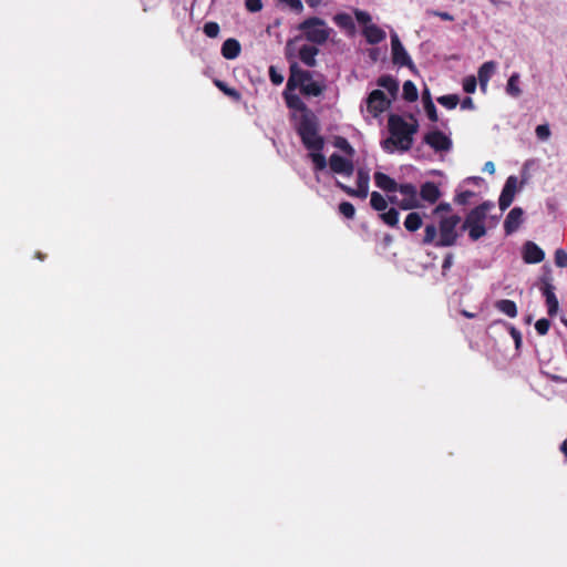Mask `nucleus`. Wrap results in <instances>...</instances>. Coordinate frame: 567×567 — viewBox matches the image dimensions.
<instances>
[{
	"label": "nucleus",
	"mask_w": 567,
	"mask_h": 567,
	"mask_svg": "<svg viewBox=\"0 0 567 567\" xmlns=\"http://www.w3.org/2000/svg\"><path fill=\"white\" fill-rule=\"evenodd\" d=\"M377 85L386 90L390 96L395 100L399 94L400 82L391 74H382L377 80Z\"/></svg>",
	"instance_id": "21"
},
{
	"label": "nucleus",
	"mask_w": 567,
	"mask_h": 567,
	"mask_svg": "<svg viewBox=\"0 0 567 567\" xmlns=\"http://www.w3.org/2000/svg\"><path fill=\"white\" fill-rule=\"evenodd\" d=\"M361 34L364 37L365 42L371 45L383 42L386 38V33L377 24H371L361 29Z\"/></svg>",
	"instance_id": "17"
},
{
	"label": "nucleus",
	"mask_w": 567,
	"mask_h": 567,
	"mask_svg": "<svg viewBox=\"0 0 567 567\" xmlns=\"http://www.w3.org/2000/svg\"><path fill=\"white\" fill-rule=\"evenodd\" d=\"M390 40H391V54H392L393 64H395L400 68L405 66L413 73H416V66H415L414 62L412 61L409 52L404 48L403 43L401 42V40L395 31L391 32Z\"/></svg>",
	"instance_id": "8"
},
{
	"label": "nucleus",
	"mask_w": 567,
	"mask_h": 567,
	"mask_svg": "<svg viewBox=\"0 0 567 567\" xmlns=\"http://www.w3.org/2000/svg\"><path fill=\"white\" fill-rule=\"evenodd\" d=\"M365 102L368 112L371 113L374 117L383 113L391 105V100L380 89L371 91Z\"/></svg>",
	"instance_id": "11"
},
{
	"label": "nucleus",
	"mask_w": 567,
	"mask_h": 567,
	"mask_svg": "<svg viewBox=\"0 0 567 567\" xmlns=\"http://www.w3.org/2000/svg\"><path fill=\"white\" fill-rule=\"evenodd\" d=\"M430 101H433L432 96H431L430 89L427 86H424V89L422 91V103L424 105V104L430 103Z\"/></svg>",
	"instance_id": "59"
},
{
	"label": "nucleus",
	"mask_w": 567,
	"mask_h": 567,
	"mask_svg": "<svg viewBox=\"0 0 567 567\" xmlns=\"http://www.w3.org/2000/svg\"><path fill=\"white\" fill-rule=\"evenodd\" d=\"M554 259L557 267L567 268V252L564 249H556Z\"/></svg>",
	"instance_id": "49"
},
{
	"label": "nucleus",
	"mask_w": 567,
	"mask_h": 567,
	"mask_svg": "<svg viewBox=\"0 0 567 567\" xmlns=\"http://www.w3.org/2000/svg\"><path fill=\"white\" fill-rule=\"evenodd\" d=\"M423 109H424V112H425L427 118L431 122H437L439 121L437 109H436V106H435L433 101H430V103L424 104Z\"/></svg>",
	"instance_id": "48"
},
{
	"label": "nucleus",
	"mask_w": 567,
	"mask_h": 567,
	"mask_svg": "<svg viewBox=\"0 0 567 567\" xmlns=\"http://www.w3.org/2000/svg\"><path fill=\"white\" fill-rule=\"evenodd\" d=\"M550 328V320L547 318H540L535 322V330L539 336H545Z\"/></svg>",
	"instance_id": "47"
},
{
	"label": "nucleus",
	"mask_w": 567,
	"mask_h": 567,
	"mask_svg": "<svg viewBox=\"0 0 567 567\" xmlns=\"http://www.w3.org/2000/svg\"><path fill=\"white\" fill-rule=\"evenodd\" d=\"M433 14L440 17L444 21H453L454 20V17L446 11H433Z\"/></svg>",
	"instance_id": "58"
},
{
	"label": "nucleus",
	"mask_w": 567,
	"mask_h": 567,
	"mask_svg": "<svg viewBox=\"0 0 567 567\" xmlns=\"http://www.w3.org/2000/svg\"><path fill=\"white\" fill-rule=\"evenodd\" d=\"M370 206L380 213L388 208V200L381 193L374 190L370 194Z\"/></svg>",
	"instance_id": "29"
},
{
	"label": "nucleus",
	"mask_w": 567,
	"mask_h": 567,
	"mask_svg": "<svg viewBox=\"0 0 567 567\" xmlns=\"http://www.w3.org/2000/svg\"><path fill=\"white\" fill-rule=\"evenodd\" d=\"M517 182L515 175H511L506 178L498 198V206L502 212H505L513 203L517 192Z\"/></svg>",
	"instance_id": "13"
},
{
	"label": "nucleus",
	"mask_w": 567,
	"mask_h": 567,
	"mask_svg": "<svg viewBox=\"0 0 567 567\" xmlns=\"http://www.w3.org/2000/svg\"><path fill=\"white\" fill-rule=\"evenodd\" d=\"M374 184L378 188L382 189L385 193H396L398 190V182L382 172H375L373 174Z\"/></svg>",
	"instance_id": "20"
},
{
	"label": "nucleus",
	"mask_w": 567,
	"mask_h": 567,
	"mask_svg": "<svg viewBox=\"0 0 567 567\" xmlns=\"http://www.w3.org/2000/svg\"><path fill=\"white\" fill-rule=\"evenodd\" d=\"M268 74H269V80L274 85L278 86V85L282 84L285 78H284L282 73L279 72L275 65L269 66Z\"/></svg>",
	"instance_id": "46"
},
{
	"label": "nucleus",
	"mask_w": 567,
	"mask_h": 567,
	"mask_svg": "<svg viewBox=\"0 0 567 567\" xmlns=\"http://www.w3.org/2000/svg\"><path fill=\"white\" fill-rule=\"evenodd\" d=\"M477 79L474 75H467L463 79L462 86L465 93L473 94L477 87Z\"/></svg>",
	"instance_id": "42"
},
{
	"label": "nucleus",
	"mask_w": 567,
	"mask_h": 567,
	"mask_svg": "<svg viewBox=\"0 0 567 567\" xmlns=\"http://www.w3.org/2000/svg\"><path fill=\"white\" fill-rule=\"evenodd\" d=\"M386 200H388V204H392V205H400V199L399 197L394 194V193H386Z\"/></svg>",
	"instance_id": "61"
},
{
	"label": "nucleus",
	"mask_w": 567,
	"mask_h": 567,
	"mask_svg": "<svg viewBox=\"0 0 567 567\" xmlns=\"http://www.w3.org/2000/svg\"><path fill=\"white\" fill-rule=\"evenodd\" d=\"M483 172L494 174L495 172V164L492 161H488L483 166Z\"/></svg>",
	"instance_id": "62"
},
{
	"label": "nucleus",
	"mask_w": 567,
	"mask_h": 567,
	"mask_svg": "<svg viewBox=\"0 0 567 567\" xmlns=\"http://www.w3.org/2000/svg\"><path fill=\"white\" fill-rule=\"evenodd\" d=\"M284 100L288 109L301 112L299 121L296 125V132L298 135H301L303 132V124L308 123L310 125H315L316 130H320L319 121L316 114L309 110L307 104L301 100V97L295 93V91H288V82L286 83V87L282 92Z\"/></svg>",
	"instance_id": "5"
},
{
	"label": "nucleus",
	"mask_w": 567,
	"mask_h": 567,
	"mask_svg": "<svg viewBox=\"0 0 567 567\" xmlns=\"http://www.w3.org/2000/svg\"><path fill=\"white\" fill-rule=\"evenodd\" d=\"M467 226L485 225L486 215L482 214L476 207L472 208L465 216Z\"/></svg>",
	"instance_id": "31"
},
{
	"label": "nucleus",
	"mask_w": 567,
	"mask_h": 567,
	"mask_svg": "<svg viewBox=\"0 0 567 567\" xmlns=\"http://www.w3.org/2000/svg\"><path fill=\"white\" fill-rule=\"evenodd\" d=\"M379 218L389 227L399 228L400 213L395 207H388L385 210L379 213Z\"/></svg>",
	"instance_id": "24"
},
{
	"label": "nucleus",
	"mask_w": 567,
	"mask_h": 567,
	"mask_svg": "<svg viewBox=\"0 0 567 567\" xmlns=\"http://www.w3.org/2000/svg\"><path fill=\"white\" fill-rule=\"evenodd\" d=\"M437 228L434 224H427L424 228V237L422 239L423 245H430L436 241Z\"/></svg>",
	"instance_id": "38"
},
{
	"label": "nucleus",
	"mask_w": 567,
	"mask_h": 567,
	"mask_svg": "<svg viewBox=\"0 0 567 567\" xmlns=\"http://www.w3.org/2000/svg\"><path fill=\"white\" fill-rule=\"evenodd\" d=\"M333 145L342 151L349 157H352L355 153L353 146L349 143V141L343 136H337L334 138Z\"/></svg>",
	"instance_id": "35"
},
{
	"label": "nucleus",
	"mask_w": 567,
	"mask_h": 567,
	"mask_svg": "<svg viewBox=\"0 0 567 567\" xmlns=\"http://www.w3.org/2000/svg\"><path fill=\"white\" fill-rule=\"evenodd\" d=\"M475 193L473 190L466 189L460 193H456L454 197V202L458 205L465 206L468 204L470 198L474 197Z\"/></svg>",
	"instance_id": "45"
},
{
	"label": "nucleus",
	"mask_w": 567,
	"mask_h": 567,
	"mask_svg": "<svg viewBox=\"0 0 567 567\" xmlns=\"http://www.w3.org/2000/svg\"><path fill=\"white\" fill-rule=\"evenodd\" d=\"M524 221V209L515 206L507 214L504 220V231L506 236L513 235Z\"/></svg>",
	"instance_id": "15"
},
{
	"label": "nucleus",
	"mask_w": 567,
	"mask_h": 567,
	"mask_svg": "<svg viewBox=\"0 0 567 567\" xmlns=\"http://www.w3.org/2000/svg\"><path fill=\"white\" fill-rule=\"evenodd\" d=\"M453 262H454V254L447 252L444 256L443 264H442V277L443 278L447 277V272L451 269V267L453 266Z\"/></svg>",
	"instance_id": "51"
},
{
	"label": "nucleus",
	"mask_w": 567,
	"mask_h": 567,
	"mask_svg": "<svg viewBox=\"0 0 567 567\" xmlns=\"http://www.w3.org/2000/svg\"><path fill=\"white\" fill-rule=\"evenodd\" d=\"M495 70H496V62H494V61H486L478 68L476 79L480 83V87L482 91H486L488 81L491 80Z\"/></svg>",
	"instance_id": "22"
},
{
	"label": "nucleus",
	"mask_w": 567,
	"mask_h": 567,
	"mask_svg": "<svg viewBox=\"0 0 567 567\" xmlns=\"http://www.w3.org/2000/svg\"><path fill=\"white\" fill-rule=\"evenodd\" d=\"M460 104H461V109L462 110H471V111H473L476 107L475 104H474L473 99L470 97V96H466L462 101H460Z\"/></svg>",
	"instance_id": "56"
},
{
	"label": "nucleus",
	"mask_w": 567,
	"mask_h": 567,
	"mask_svg": "<svg viewBox=\"0 0 567 567\" xmlns=\"http://www.w3.org/2000/svg\"><path fill=\"white\" fill-rule=\"evenodd\" d=\"M214 83L225 95L236 101L240 99V93L236 89L228 86L226 82L221 80H215Z\"/></svg>",
	"instance_id": "37"
},
{
	"label": "nucleus",
	"mask_w": 567,
	"mask_h": 567,
	"mask_svg": "<svg viewBox=\"0 0 567 567\" xmlns=\"http://www.w3.org/2000/svg\"><path fill=\"white\" fill-rule=\"evenodd\" d=\"M385 52V49H381L379 47L368 49V56L372 63L378 62L381 59V55Z\"/></svg>",
	"instance_id": "53"
},
{
	"label": "nucleus",
	"mask_w": 567,
	"mask_h": 567,
	"mask_svg": "<svg viewBox=\"0 0 567 567\" xmlns=\"http://www.w3.org/2000/svg\"><path fill=\"white\" fill-rule=\"evenodd\" d=\"M297 29L301 31L302 39H306L312 45H323L333 33V29L328 27L324 19L320 17H309L301 21Z\"/></svg>",
	"instance_id": "4"
},
{
	"label": "nucleus",
	"mask_w": 567,
	"mask_h": 567,
	"mask_svg": "<svg viewBox=\"0 0 567 567\" xmlns=\"http://www.w3.org/2000/svg\"><path fill=\"white\" fill-rule=\"evenodd\" d=\"M422 224V217L417 212L409 213L404 220V227L410 233H414L420 229Z\"/></svg>",
	"instance_id": "27"
},
{
	"label": "nucleus",
	"mask_w": 567,
	"mask_h": 567,
	"mask_svg": "<svg viewBox=\"0 0 567 567\" xmlns=\"http://www.w3.org/2000/svg\"><path fill=\"white\" fill-rule=\"evenodd\" d=\"M339 213L343 217L352 219L355 215V208L352 203L343 200L339 204Z\"/></svg>",
	"instance_id": "41"
},
{
	"label": "nucleus",
	"mask_w": 567,
	"mask_h": 567,
	"mask_svg": "<svg viewBox=\"0 0 567 567\" xmlns=\"http://www.w3.org/2000/svg\"><path fill=\"white\" fill-rule=\"evenodd\" d=\"M303 132L299 135L303 146L309 151V158L312 162L316 178L319 182V173L327 169L329 161H327L322 153L324 147V138L319 134L320 130H316L315 125L303 124Z\"/></svg>",
	"instance_id": "2"
},
{
	"label": "nucleus",
	"mask_w": 567,
	"mask_h": 567,
	"mask_svg": "<svg viewBox=\"0 0 567 567\" xmlns=\"http://www.w3.org/2000/svg\"><path fill=\"white\" fill-rule=\"evenodd\" d=\"M352 12L355 21L362 27V29L373 24L372 16L368 11L354 8Z\"/></svg>",
	"instance_id": "34"
},
{
	"label": "nucleus",
	"mask_w": 567,
	"mask_h": 567,
	"mask_svg": "<svg viewBox=\"0 0 567 567\" xmlns=\"http://www.w3.org/2000/svg\"><path fill=\"white\" fill-rule=\"evenodd\" d=\"M329 172L346 177H351L354 173V164L351 157H346L337 152L329 157Z\"/></svg>",
	"instance_id": "12"
},
{
	"label": "nucleus",
	"mask_w": 567,
	"mask_h": 567,
	"mask_svg": "<svg viewBox=\"0 0 567 567\" xmlns=\"http://www.w3.org/2000/svg\"><path fill=\"white\" fill-rule=\"evenodd\" d=\"M437 103L447 110H454L460 103V96L457 94H445L436 99Z\"/></svg>",
	"instance_id": "33"
},
{
	"label": "nucleus",
	"mask_w": 567,
	"mask_h": 567,
	"mask_svg": "<svg viewBox=\"0 0 567 567\" xmlns=\"http://www.w3.org/2000/svg\"><path fill=\"white\" fill-rule=\"evenodd\" d=\"M313 72L303 70L297 62H291L289 65L288 76V91L300 90V93L307 97H318L326 90L324 78L322 74H318L320 80L313 79Z\"/></svg>",
	"instance_id": "1"
},
{
	"label": "nucleus",
	"mask_w": 567,
	"mask_h": 567,
	"mask_svg": "<svg viewBox=\"0 0 567 567\" xmlns=\"http://www.w3.org/2000/svg\"><path fill=\"white\" fill-rule=\"evenodd\" d=\"M406 128V138H405V150H411L412 146H413V142H414V135L419 132V128H420V124H419V121H414L413 123H409L406 122V126H404Z\"/></svg>",
	"instance_id": "32"
},
{
	"label": "nucleus",
	"mask_w": 567,
	"mask_h": 567,
	"mask_svg": "<svg viewBox=\"0 0 567 567\" xmlns=\"http://www.w3.org/2000/svg\"><path fill=\"white\" fill-rule=\"evenodd\" d=\"M240 42L235 38L226 39L220 48V53L226 60L236 59L240 54Z\"/></svg>",
	"instance_id": "23"
},
{
	"label": "nucleus",
	"mask_w": 567,
	"mask_h": 567,
	"mask_svg": "<svg viewBox=\"0 0 567 567\" xmlns=\"http://www.w3.org/2000/svg\"><path fill=\"white\" fill-rule=\"evenodd\" d=\"M420 198L430 204H434L442 196L439 186L431 181L424 182L420 188Z\"/></svg>",
	"instance_id": "18"
},
{
	"label": "nucleus",
	"mask_w": 567,
	"mask_h": 567,
	"mask_svg": "<svg viewBox=\"0 0 567 567\" xmlns=\"http://www.w3.org/2000/svg\"><path fill=\"white\" fill-rule=\"evenodd\" d=\"M406 120L404 116L399 114H390L388 118V128L390 136L381 141V147L385 153L392 154L394 152L405 153L410 150H405L406 138Z\"/></svg>",
	"instance_id": "3"
},
{
	"label": "nucleus",
	"mask_w": 567,
	"mask_h": 567,
	"mask_svg": "<svg viewBox=\"0 0 567 567\" xmlns=\"http://www.w3.org/2000/svg\"><path fill=\"white\" fill-rule=\"evenodd\" d=\"M402 97H403V100H405L406 102H410V103L415 102L417 100L419 92H417L416 85L414 84L413 81L406 80L403 83Z\"/></svg>",
	"instance_id": "28"
},
{
	"label": "nucleus",
	"mask_w": 567,
	"mask_h": 567,
	"mask_svg": "<svg viewBox=\"0 0 567 567\" xmlns=\"http://www.w3.org/2000/svg\"><path fill=\"white\" fill-rule=\"evenodd\" d=\"M203 32L208 38H217L220 32L219 24L214 21H208L204 24Z\"/></svg>",
	"instance_id": "40"
},
{
	"label": "nucleus",
	"mask_w": 567,
	"mask_h": 567,
	"mask_svg": "<svg viewBox=\"0 0 567 567\" xmlns=\"http://www.w3.org/2000/svg\"><path fill=\"white\" fill-rule=\"evenodd\" d=\"M538 289L545 298L547 313L549 317H555L559 310V301L555 293V286L553 285V274L549 266L542 267V275L538 278Z\"/></svg>",
	"instance_id": "6"
},
{
	"label": "nucleus",
	"mask_w": 567,
	"mask_h": 567,
	"mask_svg": "<svg viewBox=\"0 0 567 567\" xmlns=\"http://www.w3.org/2000/svg\"><path fill=\"white\" fill-rule=\"evenodd\" d=\"M482 214L487 216V213L495 207L494 202L492 200H484L480 205L475 206Z\"/></svg>",
	"instance_id": "54"
},
{
	"label": "nucleus",
	"mask_w": 567,
	"mask_h": 567,
	"mask_svg": "<svg viewBox=\"0 0 567 567\" xmlns=\"http://www.w3.org/2000/svg\"><path fill=\"white\" fill-rule=\"evenodd\" d=\"M522 258L525 264H539L545 259V251L536 243L527 240L522 248Z\"/></svg>",
	"instance_id": "14"
},
{
	"label": "nucleus",
	"mask_w": 567,
	"mask_h": 567,
	"mask_svg": "<svg viewBox=\"0 0 567 567\" xmlns=\"http://www.w3.org/2000/svg\"><path fill=\"white\" fill-rule=\"evenodd\" d=\"M281 24V19L280 18H276L274 20L272 23H270L268 27H267V32L270 34L271 33V30L272 29H276V28H279Z\"/></svg>",
	"instance_id": "63"
},
{
	"label": "nucleus",
	"mask_w": 567,
	"mask_h": 567,
	"mask_svg": "<svg viewBox=\"0 0 567 567\" xmlns=\"http://www.w3.org/2000/svg\"><path fill=\"white\" fill-rule=\"evenodd\" d=\"M421 207V203L419 198H409L404 197L400 199L399 208L402 210H411Z\"/></svg>",
	"instance_id": "44"
},
{
	"label": "nucleus",
	"mask_w": 567,
	"mask_h": 567,
	"mask_svg": "<svg viewBox=\"0 0 567 567\" xmlns=\"http://www.w3.org/2000/svg\"><path fill=\"white\" fill-rule=\"evenodd\" d=\"M320 50L318 47L312 44H303L300 47L298 56L300 61L308 68H315L317 65L316 56L319 54Z\"/></svg>",
	"instance_id": "19"
},
{
	"label": "nucleus",
	"mask_w": 567,
	"mask_h": 567,
	"mask_svg": "<svg viewBox=\"0 0 567 567\" xmlns=\"http://www.w3.org/2000/svg\"><path fill=\"white\" fill-rule=\"evenodd\" d=\"M498 323L505 326L508 329V332L514 340L515 349L519 350L523 344V338H522L520 331L518 329H516L513 324L506 322L505 320H501V319L494 321L493 324H498Z\"/></svg>",
	"instance_id": "30"
},
{
	"label": "nucleus",
	"mask_w": 567,
	"mask_h": 567,
	"mask_svg": "<svg viewBox=\"0 0 567 567\" xmlns=\"http://www.w3.org/2000/svg\"><path fill=\"white\" fill-rule=\"evenodd\" d=\"M369 183H370V175L367 169L359 168L357 172V188L350 187L343 183H341L339 179H334V185L342 192H344L347 195L351 197H359L361 199H364L369 195Z\"/></svg>",
	"instance_id": "9"
},
{
	"label": "nucleus",
	"mask_w": 567,
	"mask_h": 567,
	"mask_svg": "<svg viewBox=\"0 0 567 567\" xmlns=\"http://www.w3.org/2000/svg\"><path fill=\"white\" fill-rule=\"evenodd\" d=\"M452 210L451 204L447 202H441L434 209L433 214L437 215L441 213H449Z\"/></svg>",
	"instance_id": "55"
},
{
	"label": "nucleus",
	"mask_w": 567,
	"mask_h": 567,
	"mask_svg": "<svg viewBox=\"0 0 567 567\" xmlns=\"http://www.w3.org/2000/svg\"><path fill=\"white\" fill-rule=\"evenodd\" d=\"M423 144L429 145L435 153H449L453 147L450 135L437 127H433L424 134Z\"/></svg>",
	"instance_id": "10"
},
{
	"label": "nucleus",
	"mask_w": 567,
	"mask_h": 567,
	"mask_svg": "<svg viewBox=\"0 0 567 567\" xmlns=\"http://www.w3.org/2000/svg\"><path fill=\"white\" fill-rule=\"evenodd\" d=\"M485 225H472L470 228L468 237L472 241H477L486 235Z\"/></svg>",
	"instance_id": "43"
},
{
	"label": "nucleus",
	"mask_w": 567,
	"mask_h": 567,
	"mask_svg": "<svg viewBox=\"0 0 567 567\" xmlns=\"http://www.w3.org/2000/svg\"><path fill=\"white\" fill-rule=\"evenodd\" d=\"M495 308L508 316L509 318H515L517 316V306L515 301L509 299H501L495 302Z\"/></svg>",
	"instance_id": "25"
},
{
	"label": "nucleus",
	"mask_w": 567,
	"mask_h": 567,
	"mask_svg": "<svg viewBox=\"0 0 567 567\" xmlns=\"http://www.w3.org/2000/svg\"><path fill=\"white\" fill-rule=\"evenodd\" d=\"M462 218L460 215H451L447 217H442L439 224L440 237L434 243L435 247H452L456 244L460 234L456 230L457 225L461 223Z\"/></svg>",
	"instance_id": "7"
},
{
	"label": "nucleus",
	"mask_w": 567,
	"mask_h": 567,
	"mask_svg": "<svg viewBox=\"0 0 567 567\" xmlns=\"http://www.w3.org/2000/svg\"><path fill=\"white\" fill-rule=\"evenodd\" d=\"M559 451L565 455L567 460V439L560 443Z\"/></svg>",
	"instance_id": "64"
},
{
	"label": "nucleus",
	"mask_w": 567,
	"mask_h": 567,
	"mask_svg": "<svg viewBox=\"0 0 567 567\" xmlns=\"http://www.w3.org/2000/svg\"><path fill=\"white\" fill-rule=\"evenodd\" d=\"M519 74L514 72L507 80L505 91L512 97H518L522 94V90L519 87Z\"/></svg>",
	"instance_id": "26"
},
{
	"label": "nucleus",
	"mask_w": 567,
	"mask_h": 567,
	"mask_svg": "<svg viewBox=\"0 0 567 567\" xmlns=\"http://www.w3.org/2000/svg\"><path fill=\"white\" fill-rule=\"evenodd\" d=\"M398 190L400 194H402L404 197L409 198H419L417 188L412 183H401L398 184Z\"/></svg>",
	"instance_id": "36"
},
{
	"label": "nucleus",
	"mask_w": 567,
	"mask_h": 567,
	"mask_svg": "<svg viewBox=\"0 0 567 567\" xmlns=\"http://www.w3.org/2000/svg\"><path fill=\"white\" fill-rule=\"evenodd\" d=\"M246 9L251 13H257L262 9L261 0H245Z\"/></svg>",
	"instance_id": "52"
},
{
	"label": "nucleus",
	"mask_w": 567,
	"mask_h": 567,
	"mask_svg": "<svg viewBox=\"0 0 567 567\" xmlns=\"http://www.w3.org/2000/svg\"><path fill=\"white\" fill-rule=\"evenodd\" d=\"M302 39V35H296L295 38L292 39H289L287 41V44H286V56L289 59L290 56H292V53H291V50H292V44L299 40Z\"/></svg>",
	"instance_id": "57"
},
{
	"label": "nucleus",
	"mask_w": 567,
	"mask_h": 567,
	"mask_svg": "<svg viewBox=\"0 0 567 567\" xmlns=\"http://www.w3.org/2000/svg\"><path fill=\"white\" fill-rule=\"evenodd\" d=\"M535 134L540 142H547L551 136L548 123L539 124L535 128Z\"/></svg>",
	"instance_id": "39"
},
{
	"label": "nucleus",
	"mask_w": 567,
	"mask_h": 567,
	"mask_svg": "<svg viewBox=\"0 0 567 567\" xmlns=\"http://www.w3.org/2000/svg\"><path fill=\"white\" fill-rule=\"evenodd\" d=\"M484 182V178L480 176H470L467 177L464 183L474 184L476 186H480Z\"/></svg>",
	"instance_id": "60"
},
{
	"label": "nucleus",
	"mask_w": 567,
	"mask_h": 567,
	"mask_svg": "<svg viewBox=\"0 0 567 567\" xmlns=\"http://www.w3.org/2000/svg\"><path fill=\"white\" fill-rule=\"evenodd\" d=\"M279 3L287 6L290 10L296 13H300L303 10V4L301 0H278Z\"/></svg>",
	"instance_id": "50"
},
{
	"label": "nucleus",
	"mask_w": 567,
	"mask_h": 567,
	"mask_svg": "<svg viewBox=\"0 0 567 567\" xmlns=\"http://www.w3.org/2000/svg\"><path fill=\"white\" fill-rule=\"evenodd\" d=\"M334 24L341 29L348 38H354L357 34V27L353 18L344 11L337 12L332 17Z\"/></svg>",
	"instance_id": "16"
}]
</instances>
